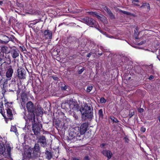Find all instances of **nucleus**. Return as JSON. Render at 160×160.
Returning a JSON list of instances; mask_svg holds the SVG:
<instances>
[{
    "label": "nucleus",
    "instance_id": "1",
    "mask_svg": "<svg viewBox=\"0 0 160 160\" xmlns=\"http://www.w3.org/2000/svg\"><path fill=\"white\" fill-rule=\"evenodd\" d=\"M69 107L72 110L78 111H80L82 116L88 118H91L93 116L92 108L90 104H85L84 107H82L79 109V106L75 102L71 101L69 102Z\"/></svg>",
    "mask_w": 160,
    "mask_h": 160
},
{
    "label": "nucleus",
    "instance_id": "2",
    "mask_svg": "<svg viewBox=\"0 0 160 160\" xmlns=\"http://www.w3.org/2000/svg\"><path fill=\"white\" fill-rule=\"evenodd\" d=\"M40 153L39 147L38 144H36L33 148L25 149L23 153L24 159L38 156Z\"/></svg>",
    "mask_w": 160,
    "mask_h": 160
},
{
    "label": "nucleus",
    "instance_id": "3",
    "mask_svg": "<svg viewBox=\"0 0 160 160\" xmlns=\"http://www.w3.org/2000/svg\"><path fill=\"white\" fill-rule=\"evenodd\" d=\"M26 108L29 112L31 113L28 115V119L32 123L35 122V115L33 113L35 107L32 102L31 101L28 102L26 104Z\"/></svg>",
    "mask_w": 160,
    "mask_h": 160
},
{
    "label": "nucleus",
    "instance_id": "4",
    "mask_svg": "<svg viewBox=\"0 0 160 160\" xmlns=\"http://www.w3.org/2000/svg\"><path fill=\"white\" fill-rule=\"evenodd\" d=\"M11 148L9 146L6 147L5 149L4 145L0 144V154H2L5 157L8 158L10 157Z\"/></svg>",
    "mask_w": 160,
    "mask_h": 160
},
{
    "label": "nucleus",
    "instance_id": "5",
    "mask_svg": "<svg viewBox=\"0 0 160 160\" xmlns=\"http://www.w3.org/2000/svg\"><path fill=\"white\" fill-rule=\"evenodd\" d=\"M17 96V100L20 102L22 106L25 104L28 100L27 94L24 91L22 92L21 94L18 93Z\"/></svg>",
    "mask_w": 160,
    "mask_h": 160
},
{
    "label": "nucleus",
    "instance_id": "6",
    "mask_svg": "<svg viewBox=\"0 0 160 160\" xmlns=\"http://www.w3.org/2000/svg\"><path fill=\"white\" fill-rule=\"evenodd\" d=\"M83 22L88 25H93L94 27L96 26V21L92 18L88 17H86L82 18Z\"/></svg>",
    "mask_w": 160,
    "mask_h": 160
},
{
    "label": "nucleus",
    "instance_id": "7",
    "mask_svg": "<svg viewBox=\"0 0 160 160\" xmlns=\"http://www.w3.org/2000/svg\"><path fill=\"white\" fill-rule=\"evenodd\" d=\"M32 130L35 135H37L39 132L42 128V125L39 123H32Z\"/></svg>",
    "mask_w": 160,
    "mask_h": 160
},
{
    "label": "nucleus",
    "instance_id": "8",
    "mask_svg": "<svg viewBox=\"0 0 160 160\" xmlns=\"http://www.w3.org/2000/svg\"><path fill=\"white\" fill-rule=\"evenodd\" d=\"M26 71L22 68H19L17 70V76L20 79H24L25 78Z\"/></svg>",
    "mask_w": 160,
    "mask_h": 160
},
{
    "label": "nucleus",
    "instance_id": "9",
    "mask_svg": "<svg viewBox=\"0 0 160 160\" xmlns=\"http://www.w3.org/2000/svg\"><path fill=\"white\" fill-rule=\"evenodd\" d=\"M88 125L87 123L85 122L82 124L79 128L80 133L81 134H84L88 129Z\"/></svg>",
    "mask_w": 160,
    "mask_h": 160
},
{
    "label": "nucleus",
    "instance_id": "10",
    "mask_svg": "<svg viewBox=\"0 0 160 160\" xmlns=\"http://www.w3.org/2000/svg\"><path fill=\"white\" fill-rule=\"evenodd\" d=\"M1 52L2 53L1 54L2 57H4V54H7L9 53L10 49L8 47L5 46H3L1 48Z\"/></svg>",
    "mask_w": 160,
    "mask_h": 160
},
{
    "label": "nucleus",
    "instance_id": "11",
    "mask_svg": "<svg viewBox=\"0 0 160 160\" xmlns=\"http://www.w3.org/2000/svg\"><path fill=\"white\" fill-rule=\"evenodd\" d=\"M38 142L40 143L41 145L43 147H45L47 143L45 137L43 136H40L38 138Z\"/></svg>",
    "mask_w": 160,
    "mask_h": 160
},
{
    "label": "nucleus",
    "instance_id": "12",
    "mask_svg": "<svg viewBox=\"0 0 160 160\" xmlns=\"http://www.w3.org/2000/svg\"><path fill=\"white\" fill-rule=\"evenodd\" d=\"M79 132L78 131L74 130V131H73V132H71L69 133V136H71V139H75V138H77V137H80V135H79Z\"/></svg>",
    "mask_w": 160,
    "mask_h": 160
},
{
    "label": "nucleus",
    "instance_id": "13",
    "mask_svg": "<svg viewBox=\"0 0 160 160\" xmlns=\"http://www.w3.org/2000/svg\"><path fill=\"white\" fill-rule=\"evenodd\" d=\"M102 153L103 155L106 156L108 159L111 158L112 157V154L109 150H104L102 152Z\"/></svg>",
    "mask_w": 160,
    "mask_h": 160
},
{
    "label": "nucleus",
    "instance_id": "14",
    "mask_svg": "<svg viewBox=\"0 0 160 160\" xmlns=\"http://www.w3.org/2000/svg\"><path fill=\"white\" fill-rule=\"evenodd\" d=\"M13 73V70L12 68H9L6 73V76L8 78V80L11 79V77L12 76Z\"/></svg>",
    "mask_w": 160,
    "mask_h": 160
},
{
    "label": "nucleus",
    "instance_id": "15",
    "mask_svg": "<svg viewBox=\"0 0 160 160\" xmlns=\"http://www.w3.org/2000/svg\"><path fill=\"white\" fill-rule=\"evenodd\" d=\"M53 125L57 128H60L62 126V122L59 119H55L53 122Z\"/></svg>",
    "mask_w": 160,
    "mask_h": 160
},
{
    "label": "nucleus",
    "instance_id": "16",
    "mask_svg": "<svg viewBox=\"0 0 160 160\" xmlns=\"http://www.w3.org/2000/svg\"><path fill=\"white\" fill-rule=\"evenodd\" d=\"M11 54L12 57L13 58H16L19 56V52L16 50H12L11 51Z\"/></svg>",
    "mask_w": 160,
    "mask_h": 160
},
{
    "label": "nucleus",
    "instance_id": "17",
    "mask_svg": "<svg viewBox=\"0 0 160 160\" xmlns=\"http://www.w3.org/2000/svg\"><path fill=\"white\" fill-rule=\"evenodd\" d=\"M88 13L90 15H92L93 16H96L99 19H100L101 20V18H102V17H101V16L98 14V13L95 12H88Z\"/></svg>",
    "mask_w": 160,
    "mask_h": 160
},
{
    "label": "nucleus",
    "instance_id": "18",
    "mask_svg": "<svg viewBox=\"0 0 160 160\" xmlns=\"http://www.w3.org/2000/svg\"><path fill=\"white\" fill-rule=\"evenodd\" d=\"M140 8H146L148 11H149L150 8L149 4L147 2L143 3L142 5L140 6Z\"/></svg>",
    "mask_w": 160,
    "mask_h": 160
},
{
    "label": "nucleus",
    "instance_id": "19",
    "mask_svg": "<svg viewBox=\"0 0 160 160\" xmlns=\"http://www.w3.org/2000/svg\"><path fill=\"white\" fill-rule=\"evenodd\" d=\"M7 114L8 119H11V118L12 116V114L11 110L10 109L8 108L7 110Z\"/></svg>",
    "mask_w": 160,
    "mask_h": 160
},
{
    "label": "nucleus",
    "instance_id": "20",
    "mask_svg": "<svg viewBox=\"0 0 160 160\" xmlns=\"http://www.w3.org/2000/svg\"><path fill=\"white\" fill-rule=\"evenodd\" d=\"M44 36L46 38H50V34L49 30L45 31L44 33Z\"/></svg>",
    "mask_w": 160,
    "mask_h": 160
},
{
    "label": "nucleus",
    "instance_id": "21",
    "mask_svg": "<svg viewBox=\"0 0 160 160\" xmlns=\"http://www.w3.org/2000/svg\"><path fill=\"white\" fill-rule=\"evenodd\" d=\"M11 131L15 133L16 135L17 136H18V133L17 132V129L15 126H12L10 130Z\"/></svg>",
    "mask_w": 160,
    "mask_h": 160
},
{
    "label": "nucleus",
    "instance_id": "22",
    "mask_svg": "<svg viewBox=\"0 0 160 160\" xmlns=\"http://www.w3.org/2000/svg\"><path fill=\"white\" fill-rule=\"evenodd\" d=\"M98 114L99 115V118L102 119L103 118V114L102 109H100L99 110Z\"/></svg>",
    "mask_w": 160,
    "mask_h": 160
},
{
    "label": "nucleus",
    "instance_id": "23",
    "mask_svg": "<svg viewBox=\"0 0 160 160\" xmlns=\"http://www.w3.org/2000/svg\"><path fill=\"white\" fill-rule=\"evenodd\" d=\"M68 87V86L67 85L64 84L62 85L61 86L62 90H66Z\"/></svg>",
    "mask_w": 160,
    "mask_h": 160
},
{
    "label": "nucleus",
    "instance_id": "24",
    "mask_svg": "<svg viewBox=\"0 0 160 160\" xmlns=\"http://www.w3.org/2000/svg\"><path fill=\"white\" fill-rule=\"evenodd\" d=\"M110 118L111 120L114 122H119L118 120L113 116H111L110 117Z\"/></svg>",
    "mask_w": 160,
    "mask_h": 160
},
{
    "label": "nucleus",
    "instance_id": "25",
    "mask_svg": "<svg viewBox=\"0 0 160 160\" xmlns=\"http://www.w3.org/2000/svg\"><path fill=\"white\" fill-rule=\"evenodd\" d=\"M3 71L2 64L0 63V74L1 75H2V72Z\"/></svg>",
    "mask_w": 160,
    "mask_h": 160
},
{
    "label": "nucleus",
    "instance_id": "26",
    "mask_svg": "<svg viewBox=\"0 0 160 160\" xmlns=\"http://www.w3.org/2000/svg\"><path fill=\"white\" fill-rule=\"evenodd\" d=\"M92 86H89L88 87L87 89V91L88 92H89L92 89Z\"/></svg>",
    "mask_w": 160,
    "mask_h": 160
},
{
    "label": "nucleus",
    "instance_id": "27",
    "mask_svg": "<svg viewBox=\"0 0 160 160\" xmlns=\"http://www.w3.org/2000/svg\"><path fill=\"white\" fill-rule=\"evenodd\" d=\"M119 11L123 13L124 14H126L127 15H129L130 14V12H126L125 11H122V10H120Z\"/></svg>",
    "mask_w": 160,
    "mask_h": 160
},
{
    "label": "nucleus",
    "instance_id": "28",
    "mask_svg": "<svg viewBox=\"0 0 160 160\" xmlns=\"http://www.w3.org/2000/svg\"><path fill=\"white\" fill-rule=\"evenodd\" d=\"M104 10L106 11L107 12L108 14L111 12V11L110 10V9L109 8H108L107 7H105V8Z\"/></svg>",
    "mask_w": 160,
    "mask_h": 160
},
{
    "label": "nucleus",
    "instance_id": "29",
    "mask_svg": "<svg viewBox=\"0 0 160 160\" xmlns=\"http://www.w3.org/2000/svg\"><path fill=\"white\" fill-rule=\"evenodd\" d=\"M100 102L101 103H105L106 102V100L104 98H102L100 99Z\"/></svg>",
    "mask_w": 160,
    "mask_h": 160
},
{
    "label": "nucleus",
    "instance_id": "30",
    "mask_svg": "<svg viewBox=\"0 0 160 160\" xmlns=\"http://www.w3.org/2000/svg\"><path fill=\"white\" fill-rule=\"evenodd\" d=\"M84 69H85L84 68H83L81 69L78 72V74H81L82 73V72L84 71Z\"/></svg>",
    "mask_w": 160,
    "mask_h": 160
},
{
    "label": "nucleus",
    "instance_id": "31",
    "mask_svg": "<svg viewBox=\"0 0 160 160\" xmlns=\"http://www.w3.org/2000/svg\"><path fill=\"white\" fill-rule=\"evenodd\" d=\"M109 15L111 19H114L115 18L114 16L111 12L109 13Z\"/></svg>",
    "mask_w": 160,
    "mask_h": 160
},
{
    "label": "nucleus",
    "instance_id": "32",
    "mask_svg": "<svg viewBox=\"0 0 160 160\" xmlns=\"http://www.w3.org/2000/svg\"><path fill=\"white\" fill-rule=\"evenodd\" d=\"M138 112H143L144 110L143 108H138Z\"/></svg>",
    "mask_w": 160,
    "mask_h": 160
},
{
    "label": "nucleus",
    "instance_id": "33",
    "mask_svg": "<svg viewBox=\"0 0 160 160\" xmlns=\"http://www.w3.org/2000/svg\"><path fill=\"white\" fill-rule=\"evenodd\" d=\"M134 114V112H132L131 113H129V116L130 117H132Z\"/></svg>",
    "mask_w": 160,
    "mask_h": 160
},
{
    "label": "nucleus",
    "instance_id": "34",
    "mask_svg": "<svg viewBox=\"0 0 160 160\" xmlns=\"http://www.w3.org/2000/svg\"><path fill=\"white\" fill-rule=\"evenodd\" d=\"M141 130L142 132H145L146 131V129L145 128H143V127H142L141 128Z\"/></svg>",
    "mask_w": 160,
    "mask_h": 160
},
{
    "label": "nucleus",
    "instance_id": "35",
    "mask_svg": "<svg viewBox=\"0 0 160 160\" xmlns=\"http://www.w3.org/2000/svg\"><path fill=\"white\" fill-rule=\"evenodd\" d=\"M52 12H51V13H52L54 15H55L57 13L56 11H53L52 10Z\"/></svg>",
    "mask_w": 160,
    "mask_h": 160
},
{
    "label": "nucleus",
    "instance_id": "36",
    "mask_svg": "<svg viewBox=\"0 0 160 160\" xmlns=\"http://www.w3.org/2000/svg\"><path fill=\"white\" fill-rule=\"evenodd\" d=\"M84 160H90L88 156H87L84 157Z\"/></svg>",
    "mask_w": 160,
    "mask_h": 160
},
{
    "label": "nucleus",
    "instance_id": "37",
    "mask_svg": "<svg viewBox=\"0 0 160 160\" xmlns=\"http://www.w3.org/2000/svg\"><path fill=\"white\" fill-rule=\"evenodd\" d=\"M125 142H128L129 141V139L128 138L125 137L124 138Z\"/></svg>",
    "mask_w": 160,
    "mask_h": 160
},
{
    "label": "nucleus",
    "instance_id": "38",
    "mask_svg": "<svg viewBox=\"0 0 160 160\" xmlns=\"http://www.w3.org/2000/svg\"><path fill=\"white\" fill-rule=\"evenodd\" d=\"M139 2V0H132V2L133 4H134L135 3V2Z\"/></svg>",
    "mask_w": 160,
    "mask_h": 160
},
{
    "label": "nucleus",
    "instance_id": "39",
    "mask_svg": "<svg viewBox=\"0 0 160 160\" xmlns=\"http://www.w3.org/2000/svg\"><path fill=\"white\" fill-rule=\"evenodd\" d=\"M73 117L75 118L76 119H77L78 118V117L77 115H76L75 114H74L73 115Z\"/></svg>",
    "mask_w": 160,
    "mask_h": 160
},
{
    "label": "nucleus",
    "instance_id": "40",
    "mask_svg": "<svg viewBox=\"0 0 160 160\" xmlns=\"http://www.w3.org/2000/svg\"><path fill=\"white\" fill-rule=\"evenodd\" d=\"M153 78H154V77L152 75H151L149 77V79L150 80H152V79H153Z\"/></svg>",
    "mask_w": 160,
    "mask_h": 160
},
{
    "label": "nucleus",
    "instance_id": "41",
    "mask_svg": "<svg viewBox=\"0 0 160 160\" xmlns=\"http://www.w3.org/2000/svg\"><path fill=\"white\" fill-rule=\"evenodd\" d=\"M52 77L53 78L54 80H57L58 78L57 77H55L52 76Z\"/></svg>",
    "mask_w": 160,
    "mask_h": 160
},
{
    "label": "nucleus",
    "instance_id": "42",
    "mask_svg": "<svg viewBox=\"0 0 160 160\" xmlns=\"http://www.w3.org/2000/svg\"><path fill=\"white\" fill-rule=\"evenodd\" d=\"M106 144L105 143H102V144H101V145H100V147H101V148H102Z\"/></svg>",
    "mask_w": 160,
    "mask_h": 160
},
{
    "label": "nucleus",
    "instance_id": "43",
    "mask_svg": "<svg viewBox=\"0 0 160 160\" xmlns=\"http://www.w3.org/2000/svg\"><path fill=\"white\" fill-rule=\"evenodd\" d=\"M73 160H80L79 159L77 158H74L73 159Z\"/></svg>",
    "mask_w": 160,
    "mask_h": 160
},
{
    "label": "nucleus",
    "instance_id": "44",
    "mask_svg": "<svg viewBox=\"0 0 160 160\" xmlns=\"http://www.w3.org/2000/svg\"><path fill=\"white\" fill-rule=\"evenodd\" d=\"M91 55V53H88L87 55V57H90V56Z\"/></svg>",
    "mask_w": 160,
    "mask_h": 160
},
{
    "label": "nucleus",
    "instance_id": "45",
    "mask_svg": "<svg viewBox=\"0 0 160 160\" xmlns=\"http://www.w3.org/2000/svg\"><path fill=\"white\" fill-rule=\"evenodd\" d=\"M1 57H0V61H1L2 60V59H3V57H2V56H1Z\"/></svg>",
    "mask_w": 160,
    "mask_h": 160
},
{
    "label": "nucleus",
    "instance_id": "46",
    "mask_svg": "<svg viewBox=\"0 0 160 160\" xmlns=\"http://www.w3.org/2000/svg\"><path fill=\"white\" fill-rule=\"evenodd\" d=\"M133 4L134 5L136 6H139V5L138 4H137V3H134V4Z\"/></svg>",
    "mask_w": 160,
    "mask_h": 160
},
{
    "label": "nucleus",
    "instance_id": "47",
    "mask_svg": "<svg viewBox=\"0 0 160 160\" xmlns=\"http://www.w3.org/2000/svg\"><path fill=\"white\" fill-rule=\"evenodd\" d=\"M2 4V1H0V5H1Z\"/></svg>",
    "mask_w": 160,
    "mask_h": 160
},
{
    "label": "nucleus",
    "instance_id": "48",
    "mask_svg": "<svg viewBox=\"0 0 160 160\" xmlns=\"http://www.w3.org/2000/svg\"><path fill=\"white\" fill-rule=\"evenodd\" d=\"M4 84H3V85L2 87V89H3V88H4ZM1 87H2V86H1Z\"/></svg>",
    "mask_w": 160,
    "mask_h": 160
},
{
    "label": "nucleus",
    "instance_id": "49",
    "mask_svg": "<svg viewBox=\"0 0 160 160\" xmlns=\"http://www.w3.org/2000/svg\"><path fill=\"white\" fill-rule=\"evenodd\" d=\"M158 118L159 121V122H160V117H158Z\"/></svg>",
    "mask_w": 160,
    "mask_h": 160
},
{
    "label": "nucleus",
    "instance_id": "50",
    "mask_svg": "<svg viewBox=\"0 0 160 160\" xmlns=\"http://www.w3.org/2000/svg\"><path fill=\"white\" fill-rule=\"evenodd\" d=\"M102 16L103 17V18H106L105 17H104V16Z\"/></svg>",
    "mask_w": 160,
    "mask_h": 160
},
{
    "label": "nucleus",
    "instance_id": "51",
    "mask_svg": "<svg viewBox=\"0 0 160 160\" xmlns=\"http://www.w3.org/2000/svg\"><path fill=\"white\" fill-rule=\"evenodd\" d=\"M2 115L3 116V117H4L5 118V117H4V115H3L2 114Z\"/></svg>",
    "mask_w": 160,
    "mask_h": 160
},
{
    "label": "nucleus",
    "instance_id": "52",
    "mask_svg": "<svg viewBox=\"0 0 160 160\" xmlns=\"http://www.w3.org/2000/svg\"><path fill=\"white\" fill-rule=\"evenodd\" d=\"M98 29V30H99L100 31V32H101V30H99V29Z\"/></svg>",
    "mask_w": 160,
    "mask_h": 160
},
{
    "label": "nucleus",
    "instance_id": "53",
    "mask_svg": "<svg viewBox=\"0 0 160 160\" xmlns=\"http://www.w3.org/2000/svg\"><path fill=\"white\" fill-rule=\"evenodd\" d=\"M100 55H102V53H101V54H100Z\"/></svg>",
    "mask_w": 160,
    "mask_h": 160
},
{
    "label": "nucleus",
    "instance_id": "54",
    "mask_svg": "<svg viewBox=\"0 0 160 160\" xmlns=\"http://www.w3.org/2000/svg\"><path fill=\"white\" fill-rule=\"evenodd\" d=\"M130 77H129V79H130Z\"/></svg>",
    "mask_w": 160,
    "mask_h": 160
},
{
    "label": "nucleus",
    "instance_id": "55",
    "mask_svg": "<svg viewBox=\"0 0 160 160\" xmlns=\"http://www.w3.org/2000/svg\"><path fill=\"white\" fill-rule=\"evenodd\" d=\"M159 60L160 61V59H159Z\"/></svg>",
    "mask_w": 160,
    "mask_h": 160
}]
</instances>
